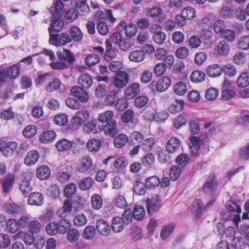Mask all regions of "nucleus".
I'll return each instance as SVG.
<instances>
[{
	"instance_id": "1",
	"label": "nucleus",
	"mask_w": 249,
	"mask_h": 249,
	"mask_svg": "<svg viewBox=\"0 0 249 249\" xmlns=\"http://www.w3.org/2000/svg\"><path fill=\"white\" fill-rule=\"evenodd\" d=\"M72 38L68 34H61L60 35H53L52 34L51 28H50L49 42L55 46L65 45L71 42Z\"/></svg>"
},
{
	"instance_id": "2",
	"label": "nucleus",
	"mask_w": 249,
	"mask_h": 249,
	"mask_svg": "<svg viewBox=\"0 0 249 249\" xmlns=\"http://www.w3.org/2000/svg\"><path fill=\"white\" fill-rule=\"evenodd\" d=\"M147 212L149 214L157 212L161 207L160 196L155 194L146 200Z\"/></svg>"
},
{
	"instance_id": "3",
	"label": "nucleus",
	"mask_w": 249,
	"mask_h": 249,
	"mask_svg": "<svg viewBox=\"0 0 249 249\" xmlns=\"http://www.w3.org/2000/svg\"><path fill=\"white\" fill-rule=\"evenodd\" d=\"M128 82V74L124 71H120L113 77L112 84L116 88L122 89L125 87Z\"/></svg>"
},
{
	"instance_id": "4",
	"label": "nucleus",
	"mask_w": 249,
	"mask_h": 249,
	"mask_svg": "<svg viewBox=\"0 0 249 249\" xmlns=\"http://www.w3.org/2000/svg\"><path fill=\"white\" fill-rule=\"evenodd\" d=\"M89 118V113L85 109H82L77 112L73 116V123L74 129H77L82 124L87 122Z\"/></svg>"
},
{
	"instance_id": "5",
	"label": "nucleus",
	"mask_w": 249,
	"mask_h": 249,
	"mask_svg": "<svg viewBox=\"0 0 249 249\" xmlns=\"http://www.w3.org/2000/svg\"><path fill=\"white\" fill-rule=\"evenodd\" d=\"M92 160L89 156H85L79 160L76 165V170L81 173H85L92 166Z\"/></svg>"
},
{
	"instance_id": "6",
	"label": "nucleus",
	"mask_w": 249,
	"mask_h": 249,
	"mask_svg": "<svg viewBox=\"0 0 249 249\" xmlns=\"http://www.w3.org/2000/svg\"><path fill=\"white\" fill-rule=\"evenodd\" d=\"M71 92L74 97L77 98L81 102H86L89 98L88 92L79 86H75L72 88Z\"/></svg>"
},
{
	"instance_id": "7",
	"label": "nucleus",
	"mask_w": 249,
	"mask_h": 249,
	"mask_svg": "<svg viewBox=\"0 0 249 249\" xmlns=\"http://www.w3.org/2000/svg\"><path fill=\"white\" fill-rule=\"evenodd\" d=\"M83 130L86 134H95L101 132V127L98 126L96 120H92L84 124Z\"/></svg>"
},
{
	"instance_id": "8",
	"label": "nucleus",
	"mask_w": 249,
	"mask_h": 249,
	"mask_svg": "<svg viewBox=\"0 0 249 249\" xmlns=\"http://www.w3.org/2000/svg\"><path fill=\"white\" fill-rule=\"evenodd\" d=\"M96 227L98 233L102 236H107L111 233L109 225L103 219H100L96 222Z\"/></svg>"
},
{
	"instance_id": "9",
	"label": "nucleus",
	"mask_w": 249,
	"mask_h": 249,
	"mask_svg": "<svg viewBox=\"0 0 249 249\" xmlns=\"http://www.w3.org/2000/svg\"><path fill=\"white\" fill-rule=\"evenodd\" d=\"M164 116H160V113H157L154 109L147 110L144 114L145 119L149 121L156 120L157 121H164L168 117V115L167 113H163Z\"/></svg>"
},
{
	"instance_id": "10",
	"label": "nucleus",
	"mask_w": 249,
	"mask_h": 249,
	"mask_svg": "<svg viewBox=\"0 0 249 249\" xmlns=\"http://www.w3.org/2000/svg\"><path fill=\"white\" fill-rule=\"evenodd\" d=\"M2 146L0 152L5 157L12 156L18 147V144L15 142H5Z\"/></svg>"
},
{
	"instance_id": "11",
	"label": "nucleus",
	"mask_w": 249,
	"mask_h": 249,
	"mask_svg": "<svg viewBox=\"0 0 249 249\" xmlns=\"http://www.w3.org/2000/svg\"><path fill=\"white\" fill-rule=\"evenodd\" d=\"M57 56L59 60H64L67 63L72 64L75 60V57L73 53L67 49H63V52H57Z\"/></svg>"
},
{
	"instance_id": "12",
	"label": "nucleus",
	"mask_w": 249,
	"mask_h": 249,
	"mask_svg": "<svg viewBox=\"0 0 249 249\" xmlns=\"http://www.w3.org/2000/svg\"><path fill=\"white\" fill-rule=\"evenodd\" d=\"M95 17L98 20H101V21L107 19L111 22L114 23L116 20V18L113 16L112 10L110 9L107 10L105 12L101 10H98L95 13Z\"/></svg>"
},
{
	"instance_id": "13",
	"label": "nucleus",
	"mask_w": 249,
	"mask_h": 249,
	"mask_svg": "<svg viewBox=\"0 0 249 249\" xmlns=\"http://www.w3.org/2000/svg\"><path fill=\"white\" fill-rule=\"evenodd\" d=\"M189 140V146L191 152L194 156L197 157L199 155L200 140L195 136H191Z\"/></svg>"
},
{
	"instance_id": "14",
	"label": "nucleus",
	"mask_w": 249,
	"mask_h": 249,
	"mask_svg": "<svg viewBox=\"0 0 249 249\" xmlns=\"http://www.w3.org/2000/svg\"><path fill=\"white\" fill-rule=\"evenodd\" d=\"M140 86L138 83L131 84L126 89L124 95L126 99H131L135 97L140 91Z\"/></svg>"
},
{
	"instance_id": "15",
	"label": "nucleus",
	"mask_w": 249,
	"mask_h": 249,
	"mask_svg": "<svg viewBox=\"0 0 249 249\" xmlns=\"http://www.w3.org/2000/svg\"><path fill=\"white\" fill-rule=\"evenodd\" d=\"M116 122L115 120L106 123V124L101 127V131L107 135L114 136L117 134L118 129L116 126Z\"/></svg>"
},
{
	"instance_id": "16",
	"label": "nucleus",
	"mask_w": 249,
	"mask_h": 249,
	"mask_svg": "<svg viewBox=\"0 0 249 249\" xmlns=\"http://www.w3.org/2000/svg\"><path fill=\"white\" fill-rule=\"evenodd\" d=\"M13 238L14 240L23 239L25 243L28 245H32L34 242L33 234L26 231H19L14 236Z\"/></svg>"
},
{
	"instance_id": "17",
	"label": "nucleus",
	"mask_w": 249,
	"mask_h": 249,
	"mask_svg": "<svg viewBox=\"0 0 249 249\" xmlns=\"http://www.w3.org/2000/svg\"><path fill=\"white\" fill-rule=\"evenodd\" d=\"M120 25L124 30L125 36L128 37L134 36L138 32L137 27L132 23L127 24L125 21H122L120 22Z\"/></svg>"
},
{
	"instance_id": "18",
	"label": "nucleus",
	"mask_w": 249,
	"mask_h": 249,
	"mask_svg": "<svg viewBox=\"0 0 249 249\" xmlns=\"http://www.w3.org/2000/svg\"><path fill=\"white\" fill-rule=\"evenodd\" d=\"M171 84V79L168 76H163L157 82L156 89L159 92L164 91L169 88Z\"/></svg>"
},
{
	"instance_id": "19",
	"label": "nucleus",
	"mask_w": 249,
	"mask_h": 249,
	"mask_svg": "<svg viewBox=\"0 0 249 249\" xmlns=\"http://www.w3.org/2000/svg\"><path fill=\"white\" fill-rule=\"evenodd\" d=\"M15 179L14 175H9L2 182V190L4 193H9L12 189Z\"/></svg>"
},
{
	"instance_id": "20",
	"label": "nucleus",
	"mask_w": 249,
	"mask_h": 249,
	"mask_svg": "<svg viewBox=\"0 0 249 249\" xmlns=\"http://www.w3.org/2000/svg\"><path fill=\"white\" fill-rule=\"evenodd\" d=\"M229 51V45L224 40L220 41L214 48V53L217 55H226L228 53Z\"/></svg>"
},
{
	"instance_id": "21",
	"label": "nucleus",
	"mask_w": 249,
	"mask_h": 249,
	"mask_svg": "<svg viewBox=\"0 0 249 249\" xmlns=\"http://www.w3.org/2000/svg\"><path fill=\"white\" fill-rule=\"evenodd\" d=\"M216 186L215 177L214 175H211L208 177L203 186L204 192L206 193L212 192Z\"/></svg>"
},
{
	"instance_id": "22",
	"label": "nucleus",
	"mask_w": 249,
	"mask_h": 249,
	"mask_svg": "<svg viewBox=\"0 0 249 249\" xmlns=\"http://www.w3.org/2000/svg\"><path fill=\"white\" fill-rule=\"evenodd\" d=\"M216 186L215 177L214 175H211L208 177L203 186L204 192L206 193L212 192Z\"/></svg>"
},
{
	"instance_id": "23",
	"label": "nucleus",
	"mask_w": 249,
	"mask_h": 249,
	"mask_svg": "<svg viewBox=\"0 0 249 249\" xmlns=\"http://www.w3.org/2000/svg\"><path fill=\"white\" fill-rule=\"evenodd\" d=\"M39 154L36 150L29 151L24 159V163L28 166L35 164L38 160Z\"/></svg>"
},
{
	"instance_id": "24",
	"label": "nucleus",
	"mask_w": 249,
	"mask_h": 249,
	"mask_svg": "<svg viewBox=\"0 0 249 249\" xmlns=\"http://www.w3.org/2000/svg\"><path fill=\"white\" fill-rule=\"evenodd\" d=\"M73 142L66 139H61L55 143V148L59 152H64L70 149L73 145Z\"/></svg>"
},
{
	"instance_id": "25",
	"label": "nucleus",
	"mask_w": 249,
	"mask_h": 249,
	"mask_svg": "<svg viewBox=\"0 0 249 249\" xmlns=\"http://www.w3.org/2000/svg\"><path fill=\"white\" fill-rule=\"evenodd\" d=\"M206 73L210 77H217L222 74V68L218 64H212L207 68Z\"/></svg>"
},
{
	"instance_id": "26",
	"label": "nucleus",
	"mask_w": 249,
	"mask_h": 249,
	"mask_svg": "<svg viewBox=\"0 0 249 249\" xmlns=\"http://www.w3.org/2000/svg\"><path fill=\"white\" fill-rule=\"evenodd\" d=\"M188 114L183 112L177 117L173 120V126L176 129H179L183 125H185L188 120Z\"/></svg>"
},
{
	"instance_id": "27",
	"label": "nucleus",
	"mask_w": 249,
	"mask_h": 249,
	"mask_svg": "<svg viewBox=\"0 0 249 249\" xmlns=\"http://www.w3.org/2000/svg\"><path fill=\"white\" fill-rule=\"evenodd\" d=\"M185 65L184 62L177 63L173 67V71L180 79L184 80L187 77V73L185 71Z\"/></svg>"
},
{
	"instance_id": "28",
	"label": "nucleus",
	"mask_w": 249,
	"mask_h": 249,
	"mask_svg": "<svg viewBox=\"0 0 249 249\" xmlns=\"http://www.w3.org/2000/svg\"><path fill=\"white\" fill-rule=\"evenodd\" d=\"M180 145V141L177 137H172L168 141L166 148L171 153L175 152Z\"/></svg>"
},
{
	"instance_id": "29",
	"label": "nucleus",
	"mask_w": 249,
	"mask_h": 249,
	"mask_svg": "<svg viewBox=\"0 0 249 249\" xmlns=\"http://www.w3.org/2000/svg\"><path fill=\"white\" fill-rule=\"evenodd\" d=\"M28 203L31 205L40 206L43 202V196L39 193H33L29 196Z\"/></svg>"
},
{
	"instance_id": "30",
	"label": "nucleus",
	"mask_w": 249,
	"mask_h": 249,
	"mask_svg": "<svg viewBox=\"0 0 249 249\" xmlns=\"http://www.w3.org/2000/svg\"><path fill=\"white\" fill-rule=\"evenodd\" d=\"M145 57L144 52L141 50L131 52L129 55V60L133 62L139 63L142 61Z\"/></svg>"
},
{
	"instance_id": "31",
	"label": "nucleus",
	"mask_w": 249,
	"mask_h": 249,
	"mask_svg": "<svg viewBox=\"0 0 249 249\" xmlns=\"http://www.w3.org/2000/svg\"><path fill=\"white\" fill-rule=\"evenodd\" d=\"M4 210L9 214H17L23 211L22 207L14 203H6L3 205Z\"/></svg>"
},
{
	"instance_id": "32",
	"label": "nucleus",
	"mask_w": 249,
	"mask_h": 249,
	"mask_svg": "<svg viewBox=\"0 0 249 249\" xmlns=\"http://www.w3.org/2000/svg\"><path fill=\"white\" fill-rule=\"evenodd\" d=\"M72 209V203L70 200H66L64 201L63 207L57 212L58 215L61 218H65L71 212Z\"/></svg>"
},
{
	"instance_id": "33",
	"label": "nucleus",
	"mask_w": 249,
	"mask_h": 249,
	"mask_svg": "<svg viewBox=\"0 0 249 249\" xmlns=\"http://www.w3.org/2000/svg\"><path fill=\"white\" fill-rule=\"evenodd\" d=\"M216 16L212 12L208 13L201 19L199 24L202 27H211L214 22Z\"/></svg>"
},
{
	"instance_id": "34",
	"label": "nucleus",
	"mask_w": 249,
	"mask_h": 249,
	"mask_svg": "<svg viewBox=\"0 0 249 249\" xmlns=\"http://www.w3.org/2000/svg\"><path fill=\"white\" fill-rule=\"evenodd\" d=\"M64 22L59 17H56L55 15H53V21L49 27V32H50V28H51L52 33L53 31L58 32L61 31L64 27Z\"/></svg>"
},
{
	"instance_id": "35",
	"label": "nucleus",
	"mask_w": 249,
	"mask_h": 249,
	"mask_svg": "<svg viewBox=\"0 0 249 249\" xmlns=\"http://www.w3.org/2000/svg\"><path fill=\"white\" fill-rule=\"evenodd\" d=\"M124 223L122 220L121 217L116 216L112 219V231L116 232L119 233L122 231L124 228Z\"/></svg>"
},
{
	"instance_id": "36",
	"label": "nucleus",
	"mask_w": 249,
	"mask_h": 249,
	"mask_svg": "<svg viewBox=\"0 0 249 249\" xmlns=\"http://www.w3.org/2000/svg\"><path fill=\"white\" fill-rule=\"evenodd\" d=\"M78 82L80 85L85 89L90 88L92 85V78L89 74L86 73L82 74L79 76Z\"/></svg>"
},
{
	"instance_id": "37",
	"label": "nucleus",
	"mask_w": 249,
	"mask_h": 249,
	"mask_svg": "<svg viewBox=\"0 0 249 249\" xmlns=\"http://www.w3.org/2000/svg\"><path fill=\"white\" fill-rule=\"evenodd\" d=\"M237 123L244 128L249 126V111H242L236 118Z\"/></svg>"
},
{
	"instance_id": "38",
	"label": "nucleus",
	"mask_w": 249,
	"mask_h": 249,
	"mask_svg": "<svg viewBox=\"0 0 249 249\" xmlns=\"http://www.w3.org/2000/svg\"><path fill=\"white\" fill-rule=\"evenodd\" d=\"M236 84L239 88H245L249 86V72L241 73L236 80Z\"/></svg>"
},
{
	"instance_id": "39",
	"label": "nucleus",
	"mask_w": 249,
	"mask_h": 249,
	"mask_svg": "<svg viewBox=\"0 0 249 249\" xmlns=\"http://www.w3.org/2000/svg\"><path fill=\"white\" fill-rule=\"evenodd\" d=\"M128 141V137L124 134H120L115 137L114 144L117 148H121L124 146Z\"/></svg>"
},
{
	"instance_id": "40",
	"label": "nucleus",
	"mask_w": 249,
	"mask_h": 249,
	"mask_svg": "<svg viewBox=\"0 0 249 249\" xmlns=\"http://www.w3.org/2000/svg\"><path fill=\"white\" fill-rule=\"evenodd\" d=\"M113 116V112L108 110L100 113L98 116L97 120L102 123H107L114 120Z\"/></svg>"
},
{
	"instance_id": "41",
	"label": "nucleus",
	"mask_w": 249,
	"mask_h": 249,
	"mask_svg": "<svg viewBox=\"0 0 249 249\" xmlns=\"http://www.w3.org/2000/svg\"><path fill=\"white\" fill-rule=\"evenodd\" d=\"M134 218L137 220L140 221L142 220L145 214V210L144 207L141 205H136L133 208L132 211Z\"/></svg>"
},
{
	"instance_id": "42",
	"label": "nucleus",
	"mask_w": 249,
	"mask_h": 249,
	"mask_svg": "<svg viewBox=\"0 0 249 249\" xmlns=\"http://www.w3.org/2000/svg\"><path fill=\"white\" fill-rule=\"evenodd\" d=\"M175 229V225L173 223L167 224L161 229L160 237L162 240L166 239Z\"/></svg>"
},
{
	"instance_id": "43",
	"label": "nucleus",
	"mask_w": 249,
	"mask_h": 249,
	"mask_svg": "<svg viewBox=\"0 0 249 249\" xmlns=\"http://www.w3.org/2000/svg\"><path fill=\"white\" fill-rule=\"evenodd\" d=\"M56 134L53 131H47L43 133L39 137L42 143H47L52 142L55 139Z\"/></svg>"
},
{
	"instance_id": "44",
	"label": "nucleus",
	"mask_w": 249,
	"mask_h": 249,
	"mask_svg": "<svg viewBox=\"0 0 249 249\" xmlns=\"http://www.w3.org/2000/svg\"><path fill=\"white\" fill-rule=\"evenodd\" d=\"M205 73L200 70L194 71L190 75V80L194 83H201L205 80Z\"/></svg>"
},
{
	"instance_id": "45",
	"label": "nucleus",
	"mask_w": 249,
	"mask_h": 249,
	"mask_svg": "<svg viewBox=\"0 0 249 249\" xmlns=\"http://www.w3.org/2000/svg\"><path fill=\"white\" fill-rule=\"evenodd\" d=\"M220 37L229 42L233 41L235 38V33L230 29H225L220 35Z\"/></svg>"
},
{
	"instance_id": "46",
	"label": "nucleus",
	"mask_w": 249,
	"mask_h": 249,
	"mask_svg": "<svg viewBox=\"0 0 249 249\" xmlns=\"http://www.w3.org/2000/svg\"><path fill=\"white\" fill-rule=\"evenodd\" d=\"M50 169L44 165L39 167L36 170V176L40 179H45L50 175Z\"/></svg>"
},
{
	"instance_id": "47",
	"label": "nucleus",
	"mask_w": 249,
	"mask_h": 249,
	"mask_svg": "<svg viewBox=\"0 0 249 249\" xmlns=\"http://www.w3.org/2000/svg\"><path fill=\"white\" fill-rule=\"evenodd\" d=\"M101 145L100 141L96 139H91L89 140L87 143V148L88 150L92 152H97Z\"/></svg>"
},
{
	"instance_id": "48",
	"label": "nucleus",
	"mask_w": 249,
	"mask_h": 249,
	"mask_svg": "<svg viewBox=\"0 0 249 249\" xmlns=\"http://www.w3.org/2000/svg\"><path fill=\"white\" fill-rule=\"evenodd\" d=\"M174 91L178 95H184L187 91V87L186 83L182 81L177 82L174 86Z\"/></svg>"
},
{
	"instance_id": "49",
	"label": "nucleus",
	"mask_w": 249,
	"mask_h": 249,
	"mask_svg": "<svg viewBox=\"0 0 249 249\" xmlns=\"http://www.w3.org/2000/svg\"><path fill=\"white\" fill-rule=\"evenodd\" d=\"M71 36L74 41L79 42L83 38V34L80 29L76 26H73L70 30Z\"/></svg>"
},
{
	"instance_id": "50",
	"label": "nucleus",
	"mask_w": 249,
	"mask_h": 249,
	"mask_svg": "<svg viewBox=\"0 0 249 249\" xmlns=\"http://www.w3.org/2000/svg\"><path fill=\"white\" fill-rule=\"evenodd\" d=\"M134 112L132 110L127 109L123 115L122 121L123 123H131L133 124H136L138 122V120L133 118Z\"/></svg>"
},
{
	"instance_id": "51",
	"label": "nucleus",
	"mask_w": 249,
	"mask_h": 249,
	"mask_svg": "<svg viewBox=\"0 0 249 249\" xmlns=\"http://www.w3.org/2000/svg\"><path fill=\"white\" fill-rule=\"evenodd\" d=\"M19 227L18 220L16 219L10 218L6 221V229L11 233H13L16 232L18 231Z\"/></svg>"
},
{
	"instance_id": "52",
	"label": "nucleus",
	"mask_w": 249,
	"mask_h": 249,
	"mask_svg": "<svg viewBox=\"0 0 249 249\" xmlns=\"http://www.w3.org/2000/svg\"><path fill=\"white\" fill-rule=\"evenodd\" d=\"M54 123L60 126L66 125L68 122V115L65 113L56 115L53 118Z\"/></svg>"
},
{
	"instance_id": "53",
	"label": "nucleus",
	"mask_w": 249,
	"mask_h": 249,
	"mask_svg": "<svg viewBox=\"0 0 249 249\" xmlns=\"http://www.w3.org/2000/svg\"><path fill=\"white\" fill-rule=\"evenodd\" d=\"M20 67L18 64L14 65L9 67L6 72L8 78L15 79L19 75Z\"/></svg>"
},
{
	"instance_id": "54",
	"label": "nucleus",
	"mask_w": 249,
	"mask_h": 249,
	"mask_svg": "<svg viewBox=\"0 0 249 249\" xmlns=\"http://www.w3.org/2000/svg\"><path fill=\"white\" fill-rule=\"evenodd\" d=\"M183 17L187 20H191L194 18L196 16V11L195 9L190 6L185 7L181 12Z\"/></svg>"
},
{
	"instance_id": "55",
	"label": "nucleus",
	"mask_w": 249,
	"mask_h": 249,
	"mask_svg": "<svg viewBox=\"0 0 249 249\" xmlns=\"http://www.w3.org/2000/svg\"><path fill=\"white\" fill-rule=\"evenodd\" d=\"M61 82L58 78H55L49 83L46 87L45 89L48 92H52L57 90L60 87Z\"/></svg>"
},
{
	"instance_id": "56",
	"label": "nucleus",
	"mask_w": 249,
	"mask_h": 249,
	"mask_svg": "<svg viewBox=\"0 0 249 249\" xmlns=\"http://www.w3.org/2000/svg\"><path fill=\"white\" fill-rule=\"evenodd\" d=\"M91 204L94 209L99 210L103 205L101 196L98 194L93 195L91 198Z\"/></svg>"
},
{
	"instance_id": "57",
	"label": "nucleus",
	"mask_w": 249,
	"mask_h": 249,
	"mask_svg": "<svg viewBox=\"0 0 249 249\" xmlns=\"http://www.w3.org/2000/svg\"><path fill=\"white\" fill-rule=\"evenodd\" d=\"M71 226V223L68 220L64 218H62V219L60 220L59 224H58L59 233H65L70 228Z\"/></svg>"
},
{
	"instance_id": "58",
	"label": "nucleus",
	"mask_w": 249,
	"mask_h": 249,
	"mask_svg": "<svg viewBox=\"0 0 249 249\" xmlns=\"http://www.w3.org/2000/svg\"><path fill=\"white\" fill-rule=\"evenodd\" d=\"M133 218L134 216L132 211L129 208L125 209L121 217L124 224L126 225L130 224L132 221Z\"/></svg>"
},
{
	"instance_id": "59",
	"label": "nucleus",
	"mask_w": 249,
	"mask_h": 249,
	"mask_svg": "<svg viewBox=\"0 0 249 249\" xmlns=\"http://www.w3.org/2000/svg\"><path fill=\"white\" fill-rule=\"evenodd\" d=\"M79 237V231L75 229H71L67 232V238L70 243L75 242Z\"/></svg>"
},
{
	"instance_id": "60",
	"label": "nucleus",
	"mask_w": 249,
	"mask_h": 249,
	"mask_svg": "<svg viewBox=\"0 0 249 249\" xmlns=\"http://www.w3.org/2000/svg\"><path fill=\"white\" fill-rule=\"evenodd\" d=\"M146 187L145 183L136 181L133 186L134 192L137 195H143L146 193Z\"/></svg>"
},
{
	"instance_id": "61",
	"label": "nucleus",
	"mask_w": 249,
	"mask_h": 249,
	"mask_svg": "<svg viewBox=\"0 0 249 249\" xmlns=\"http://www.w3.org/2000/svg\"><path fill=\"white\" fill-rule=\"evenodd\" d=\"M184 105V103L183 101H176L175 103L170 105L168 108V110L170 113L175 114L182 109Z\"/></svg>"
},
{
	"instance_id": "62",
	"label": "nucleus",
	"mask_w": 249,
	"mask_h": 249,
	"mask_svg": "<svg viewBox=\"0 0 249 249\" xmlns=\"http://www.w3.org/2000/svg\"><path fill=\"white\" fill-rule=\"evenodd\" d=\"M77 186L73 183H70L66 185L64 190V196L70 197L76 192Z\"/></svg>"
},
{
	"instance_id": "63",
	"label": "nucleus",
	"mask_w": 249,
	"mask_h": 249,
	"mask_svg": "<svg viewBox=\"0 0 249 249\" xmlns=\"http://www.w3.org/2000/svg\"><path fill=\"white\" fill-rule=\"evenodd\" d=\"M93 180L90 177H87L82 179L78 184L79 188L82 190H87L90 188Z\"/></svg>"
},
{
	"instance_id": "64",
	"label": "nucleus",
	"mask_w": 249,
	"mask_h": 249,
	"mask_svg": "<svg viewBox=\"0 0 249 249\" xmlns=\"http://www.w3.org/2000/svg\"><path fill=\"white\" fill-rule=\"evenodd\" d=\"M238 48L243 50H247L249 49V36H241L238 41Z\"/></svg>"
}]
</instances>
